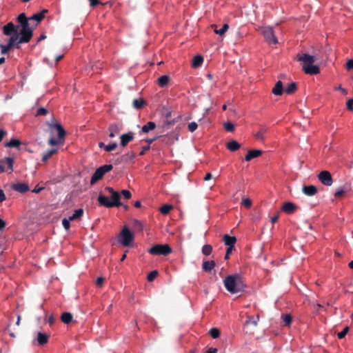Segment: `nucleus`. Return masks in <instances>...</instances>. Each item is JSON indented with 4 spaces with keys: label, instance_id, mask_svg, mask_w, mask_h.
I'll return each mask as SVG.
<instances>
[{
    "label": "nucleus",
    "instance_id": "11",
    "mask_svg": "<svg viewBox=\"0 0 353 353\" xmlns=\"http://www.w3.org/2000/svg\"><path fill=\"white\" fill-rule=\"evenodd\" d=\"M3 32L5 35L10 36L17 35L19 37V32L12 22H10L3 28Z\"/></svg>",
    "mask_w": 353,
    "mask_h": 353
},
{
    "label": "nucleus",
    "instance_id": "5",
    "mask_svg": "<svg viewBox=\"0 0 353 353\" xmlns=\"http://www.w3.org/2000/svg\"><path fill=\"white\" fill-rule=\"evenodd\" d=\"M148 252L152 255L167 256L172 252V248L168 244H157Z\"/></svg>",
    "mask_w": 353,
    "mask_h": 353
},
{
    "label": "nucleus",
    "instance_id": "24",
    "mask_svg": "<svg viewBox=\"0 0 353 353\" xmlns=\"http://www.w3.org/2000/svg\"><path fill=\"white\" fill-rule=\"evenodd\" d=\"M216 265L214 261H205L203 262L202 268L205 272H210Z\"/></svg>",
    "mask_w": 353,
    "mask_h": 353
},
{
    "label": "nucleus",
    "instance_id": "20",
    "mask_svg": "<svg viewBox=\"0 0 353 353\" xmlns=\"http://www.w3.org/2000/svg\"><path fill=\"white\" fill-rule=\"evenodd\" d=\"M48 339H49L48 334H47L46 333H43L41 332H39L37 333V341L39 345H46L48 342Z\"/></svg>",
    "mask_w": 353,
    "mask_h": 353
},
{
    "label": "nucleus",
    "instance_id": "61",
    "mask_svg": "<svg viewBox=\"0 0 353 353\" xmlns=\"http://www.w3.org/2000/svg\"><path fill=\"white\" fill-rule=\"evenodd\" d=\"M150 146L149 145H145V146H143V147L142 148V150H141V152L139 153V155H140V156H143V155L145 154V151H146V150H149V149H150Z\"/></svg>",
    "mask_w": 353,
    "mask_h": 353
},
{
    "label": "nucleus",
    "instance_id": "43",
    "mask_svg": "<svg viewBox=\"0 0 353 353\" xmlns=\"http://www.w3.org/2000/svg\"><path fill=\"white\" fill-rule=\"evenodd\" d=\"M133 228L137 231H142L143 229V225L141 221L135 220L133 223Z\"/></svg>",
    "mask_w": 353,
    "mask_h": 353
},
{
    "label": "nucleus",
    "instance_id": "44",
    "mask_svg": "<svg viewBox=\"0 0 353 353\" xmlns=\"http://www.w3.org/2000/svg\"><path fill=\"white\" fill-rule=\"evenodd\" d=\"M224 128L228 132H233L234 130V125L231 122H226L223 125Z\"/></svg>",
    "mask_w": 353,
    "mask_h": 353
},
{
    "label": "nucleus",
    "instance_id": "59",
    "mask_svg": "<svg viewBox=\"0 0 353 353\" xmlns=\"http://www.w3.org/2000/svg\"><path fill=\"white\" fill-rule=\"evenodd\" d=\"M6 195L3 192V191L0 189V203H2L3 201H4L6 200Z\"/></svg>",
    "mask_w": 353,
    "mask_h": 353
},
{
    "label": "nucleus",
    "instance_id": "64",
    "mask_svg": "<svg viewBox=\"0 0 353 353\" xmlns=\"http://www.w3.org/2000/svg\"><path fill=\"white\" fill-rule=\"evenodd\" d=\"M216 352H217V349L214 348V347L209 348L206 352V353H216Z\"/></svg>",
    "mask_w": 353,
    "mask_h": 353
},
{
    "label": "nucleus",
    "instance_id": "55",
    "mask_svg": "<svg viewBox=\"0 0 353 353\" xmlns=\"http://www.w3.org/2000/svg\"><path fill=\"white\" fill-rule=\"evenodd\" d=\"M346 105L348 110L353 111V98L347 101Z\"/></svg>",
    "mask_w": 353,
    "mask_h": 353
},
{
    "label": "nucleus",
    "instance_id": "2",
    "mask_svg": "<svg viewBox=\"0 0 353 353\" xmlns=\"http://www.w3.org/2000/svg\"><path fill=\"white\" fill-rule=\"evenodd\" d=\"M105 190L108 191V192L110 194L112 201H110L108 197L103 195L102 194H100L97 198V201L100 205L104 206L107 208H110L114 206L119 207L121 205V203L120 202V193L115 191L111 187H106Z\"/></svg>",
    "mask_w": 353,
    "mask_h": 353
},
{
    "label": "nucleus",
    "instance_id": "31",
    "mask_svg": "<svg viewBox=\"0 0 353 353\" xmlns=\"http://www.w3.org/2000/svg\"><path fill=\"white\" fill-rule=\"evenodd\" d=\"M155 128V123L153 121H149L142 127L141 131L144 133H147L149 131L154 130Z\"/></svg>",
    "mask_w": 353,
    "mask_h": 353
},
{
    "label": "nucleus",
    "instance_id": "29",
    "mask_svg": "<svg viewBox=\"0 0 353 353\" xmlns=\"http://www.w3.org/2000/svg\"><path fill=\"white\" fill-rule=\"evenodd\" d=\"M203 62V57L201 55L194 57L192 62V66L194 68L200 67Z\"/></svg>",
    "mask_w": 353,
    "mask_h": 353
},
{
    "label": "nucleus",
    "instance_id": "6",
    "mask_svg": "<svg viewBox=\"0 0 353 353\" xmlns=\"http://www.w3.org/2000/svg\"><path fill=\"white\" fill-rule=\"evenodd\" d=\"M32 34V30L30 27L21 28L19 32V39L17 41L16 48H19L20 43L29 42Z\"/></svg>",
    "mask_w": 353,
    "mask_h": 353
},
{
    "label": "nucleus",
    "instance_id": "8",
    "mask_svg": "<svg viewBox=\"0 0 353 353\" xmlns=\"http://www.w3.org/2000/svg\"><path fill=\"white\" fill-rule=\"evenodd\" d=\"M319 181L324 185L331 186L333 183V179L330 172L323 170L317 175Z\"/></svg>",
    "mask_w": 353,
    "mask_h": 353
},
{
    "label": "nucleus",
    "instance_id": "36",
    "mask_svg": "<svg viewBox=\"0 0 353 353\" xmlns=\"http://www.w3.org/2000/svg\"><path fill=\"white\" fill-rule=\"evenodd\" d=\"M259 320V316L257 315L256 317L253 316H249L248 319L245 321V325L252 324L254 326H256L258 321Z\"/></svg>",
    "mask_w": 353,
    "mask_h": 353
},
{
    "label": "nucleus",
    "instance_id": "52",
    "mask_svg": "<svg viewBox=\"0 0 353 353\" xmlns=\"http://www.w3.org/2000/svg\"><path fill=\"white\" fill-rule=\"evenodd\" d=\"M72 221L71 220H70V218L68 219H63L62 220V225L63 226V228L68 230L70 229V222Z\"/></svg>",
    "mask_w": 353,
    "mask_h": 353
},
{
    "label": "nucleus",
    "instance_id": "40",
    "mask_svg": "<svg viewBox=\"0 0 353 353\" xmlns=\"http://www.w3.org/2000/svg\"><path fill=\"white\" fill-rule=\"evenodd\" d=\"M212 252V247L210 245H205L202 248V253L205 256H209Z\"/></svg>",
    "mask_w": 353,
    "mask_h": 353
},
{
    "label": "nucleus",
    "instance_id": "34",
    "mask_svg": "<svg viewBox=\"0 0 353 353\" xmlns=\"http://www.w3.org/2000/svg\"><path fill=\"white\" fill-rule=\"evenodd\" d=\"M57 152V149H51L47 152L44 153L42 156V161L43 162H47L48 160L54 154H56Z\"/></svg>",
    "mask_w": 353,
    "mask_h": 353
},
{
    "label": "nucleus",
    "instance_id": "18",
    "mask_svg": "<svg viewBox=\"0 0 353 353\" xmlns=\"http://www.w3.org/2000/svg\"><path fill=\"white\" fill-rule=\"evenodd\" d=\"M296 208V205L293 203L285 202L283 205L282 210L287 214H292Z\"/></svg>",
    "mask_w": 353,
    "mask_h": 353
},
{
    "label": "nucleus",
    "instance_id": "22",
    "mask_svg": "<svg viewBox=\"0 0 353 353\" xmlns=\"http://www.w3.org/2000/svg\"><path fill=\"white\" fill-rule=\"evenodd\" d=\"M170 81V78L168 75H162L157 79V84L161 88H164L168 85Z\"/></svg>",
    "mask_w": 353,
    "mask_h": 353
},
{
    "label": "nucleus",
    "instance_id": "38",
    "mask_svg": "<svg viewBox=\"0 0 353 353\" xmlns=\"http://www.w3.org/2000/svg\"><path fill=\"white\" fill-rule=\"evenodd\" d=\"M221 332L219 329L216 327H212L209 331V334L213 339H217L219 337Z\"/></svg>",
    "mask_w": 353,
    "mask_h": 353
},
{
    "label": "nucleus",
    "instance_id": "46",
    "mask_svg": "<svg viewBox=\"0 0 353 353\" xmlns=\"http://www.w3.org/2000/svg\"><path fill=\"white\" fill-rule=\"evenodd\" d=\"M345 194H346V193L345 192V191L343 190L342 187L337 189L334 193L335 197H337V198H341V197L344 196Z\"/></svg>",
    "mask_w": 353,
    "mask_h": 353
},
{
    "label": "nucleus",
    "instance_id": "27",
    "mask_svg": "<svg viewBox=\"0 0 353 353\" xmlns=\"http://www.w3.org/2000/svg\"><path fill=\"white\" fill-rule=\"evenodd\" d=\"M17 20L21 23V28L30 27L28 19L24 13L20 14Z\"/></svg>",
    "mask_w": 353,
    "mask_h": 353
},
{
    "label": "nucleus",
    "instance_id": "1",
    "mask_svg": "<svg viewBox=\"0 0 353 353\" xmlns=\"http://www.w3.org/2000/svg\"><path fill=\"white\" fill-rule=\"evenodd\" d=\"M223 283L226 290L232 294L242 292L246 287L242 280L241 276L239 274H231L226 276Z\"/></svg>",
    "mask_w": 353,
    "mask_h": 353
},
{
    "label": "nucleus",
    "instance_id": "42",
    "mask_svg": "<svg viewBox=\"0 0 353 353\" xmlns=\"http://www.w3.org/2000/svg\"><path fill=\"white\" fill-rule=\"evenodd\" d=\"M267 129L264 127L261 128L259 132H256L255 137L258 140L263 141L264 140V134L266 132Z\"/></svg>",
    "mask_w": 353,
    "mask_h": 353
},
{
    "label": "nucleus",
    "instance_id": "23",
    "mask_svg": "<svg viewBox=\"0 0 353 353\" xmlns=\"http://www.w3.org/2000/svg\"><path fill=\"white\" fill-rule=\"evenodd\" d=\"M272 93L276 96H280L283 93V83L281 81L276 82L272 89Z\"/></svg>",
    "mask_w": 353,
    "mask_h": 353
},
{
    "label": "nucleus",
    "instance_id": "32",
    "mask_svg": "<svg viewBox=\"0 0 353 353\" xmlns=\"http://www.w3.org/2000/svg\"><path fill=\"white\" fill-rule=\"evenodd\" d=\"M21 142L19 139H12L9 142L5 143V147L7 148H18Z\"/></svg>",
    "mask_w": 353,
    "mask_h": 353
},
{
    "label": "nucleus",
    "instance_id": "33",
    "mask_svg": "<svg viewBox=\"0 0 353 353\" xmlns=\"http://www.w3.org/2000/svg\"><path fill=\"white\" fill-rule=\"evenodd\" d=\"M145 104V101L141 99H135L133 100L132 105L133 107L136 109H141Z\"/></svg>",
    "mask_w": 353,
    "mask_h": 353
},
{
    "label": "nucleus",
    "instance_id": "60",
    "mask_svg": "<svg viewBox=\"0 0 353 353\" xmlns=\"http://www.w3.org/2000/svg\"><path fill=\"white\" fill-rule=\"evenodd\" d=\"M48 143L50 145H56L58 144V141L54 139V138H50L49 140H48Z\"/></svg>",
    "mask_w": 353,
    "mask_h": 353
},
{
    "label": "nucleus",
    "instance_id": "63",
    "mask_svg": "<svg viewBox=\"0 0 353 353\" xmlns=\"http://www.w3.org/2000/svg\"><path fill=\"white\" fill-rule=\"evenodd\" d=\"M44 188L43 187H38V185H37L34 190H32V192H34V193H39L42 190H43Z\"/></svg>",
    "mask_w": 353,
    "mask_h": 353
},
{
    "label": "nucleus",
    "instance_id": "16",
    "mask_svg": "<svg viewBox=\"0 0 353 353\" xmlns=\"http://www.w3.org/2000/svg\"><path fill=\"white\" fill-rule=\"evenodd\" d=\"M11 188L12 190L20 193H25L29 190V186L25 183H17L12 184Z\"/></svg>",
    "mask_w": 353,
    "mask_h": 353
},
{
    "label": "nucleus",
    "instance_id": "14",
    "mask_svg": "<svg viewBox=\"0 0 353 353\" xmlns=\"http://www.w3.org/2000/svg\"><path fill=\"white\" fill-rule=\"evenodd\" d=\"M134 138V133L132 132H129L125 134H123L121 137V145L122 147H125L128 143L132 141Z\"/></svg>",
    "mask_w": 353,
    "mask_h": 353
},
{
    "label": "nucleus",
    "instance_id": "28",
    "mask_svg": "<svg viewBox=\"0 0 353 353\" xmlns=\"http://www.w3.org/2000/svg\"><path fill=\"white\" fill-rule=\"evenodd\" d=\"M226 148L232 152H235L241 148V145L237 141L232 140L227 143Z\"/></svg>",
    "mask_w": 353,
    "mask_h": 353
},
{
    "label": "nucleus",
    "instance_id": "26",
    "mask_svg": "<svg viewBox=\"0 0 353 353\" xmlns=\"http://www.w3.org/2000/svg\"><path fill=\"white\" fill-rule=\"evenodd\" d=\"M48 12L47 10H43L41 12L33 14L30 19L34 20L38 23H40L45 17V13Z\"/></svg>",
    "mask_w": 353,
    "mask_h": 353
},
{
    "label": "nucleus",
    "instance_id": "7",
    "mask_svg": "<svg viewBox=\"0 0 353 353\" xmlns=\"http://www.w3.org/2000/svg\"><path fill=\"white\" fill-rule=\"evenodd\" d=\"M133 240V234L127 226H124L120 233L119 242L124 246H129Z\"/></svg>",
    "mask_w": 353,
    "mask_h": 353
},
{
    "label": "nucleus",
    "instance_id": "21",
    "mask_svg": "<svg viewBox=\"0 0 353 353\" xmlns=\"http://www.w3.org/2000/svg\"><path fill=\"white\" fill-rule=\"evenodd\" d=\"M223 240L224 243L228 247H234L236 242V238L235 236H231L228 234L223 235Z\"/></svg>",
    "mask_w": 353,
    "mask_h": 353
},
{
    "label": "nucleus",
    "instance_id": "15",
    "mask_svg": "<svg viewBox=\"0 0 353 353\" xmlns=\"http://www.w3.org/2000/svg\"><path fill=\"white\" fill-rule=\"evenodd\" d=\"M13 162H14L13 159L10 158V157H8V158H6L5 159L0 160V174L1 172H4L5 167L6 165H8V168L11 171H12L13 170V168H12Z\"/></svg>",
    "mask_w": 353,
    "mask_h": 353
},
{
    "label": "nucleus",
    "instance_id": "17",
    "mask_svg": "<svg viewBox=\"0 0 353 353\" xmlns=\"http://www.w3.org/2000/svg\"><path fill=\"white\" fill-rule=\"evenodd\" d=\"M262 153H263L262 150H249L245 157V160L246 161H250L252 159L259 157V156H261L262 154Z\"/></svg>",
    "mask_w": 353,
    "mask_h": 353
},
{
    "label": "nucleus",
    "instance_id": "9",
    "mask_svg": "<svg viewBox=\"0 0 353 353\" xmlns=\"http://www.w3.org/2000/svg\"><path fill=\"white\" fill-rule=\"evenodd\" d=\"M263 34L265 37V41L270 45L276 44L278 43V40L274 35L273 29L271 27H265L263 30Z\"/></svg>",
    "mask_w": 353,
    "mask_h": 353
},
{
    "label": "nucleus",
    "instance_id": "47",
    "mask_svg": "<svg viewBox=\"0 0 353 353\" xmlns=\"http://www.w3.org/2000/svg\"><path fill=\"white\" fill-rule=\"evenodd\" d=\"M117 143L113 142V143L105 146V150L106 152H111V151L115 150L117 148Z\"/></svg>",
    "mask_w": 353,
    "mask_h": 353
},
{
    "label": "nucleus",
    "instance_id": "57",
    "mask_svg": "<svg viewBox=\"0 0 353 353\" xmlns=\"http://www.w3.org/2000/svg\"><path fill=\"white\" fill-rule=\"evenodd\" d=\"M105 281V279L103 277H99L97 278V281H96V285L98 286V287H101L103 282Z\"/></svg>",
    "mask_w": 353,
    "mask_h": 353
},
{
    "label": "nucleus",
    "instance_id": "13",
    "mask_svg": "<svg viewBox=\"0 0 353 353\" xmlns=\"http://www.w3.org/2000/svg\"><path fill=\"white\" fill-rule=\"evenodd\" d=\"M123 125L121 123H114L109 125L108 130L110 132L109 137L111 138L114 137L122 130Z\"/></svg>",
    "mask_w": 353,
    "mask_h": 353
},
{
    "label": "nucleus",
    "instance_id": "25",
    "mask_svg": "<svg viewBox=\"0 0 353 353\" xmlns=\"http://www.w3.org/2000/svg\"><path fill=\"white\" fill-rule=\"evenodd\" d=\"M212 28L214 30V32L221 36L223 35L229 28V26L227 23H225L222 28L219 30L217 29V26L215 24L212 25Z\"/></svg>",
    "mask_w": 353,
    "mask_h": 353
},
{
    "label": "nucleus",
    "instance_id": "19",
    "mask_svg": "<svg viewBox=\"0 0 353 353\" xmlns=\"http://www.w3.org/2000/svg\"><path fill=\"white\" fill-rule=\"evenodd\" d=\"M303 192L307 196H314L317 193V188L312 185H303Z\"/></svg>",
    "mask_w": 353,
    "mask_h": 353
},
{
    "label": "nucleus",
    "instance_id": "62",
    "mask_svg": "<svg viewBox=\"0 0 353 353\" xmlns=\"http://www.w3.org/2000/svg\"><path fill=\"white\" fill-rule=\"evenodd\" d=\"M7 134V132L4 130H0V142L3 140V137Z\"/></svg>",
    "mask_w": 353,
    "mask_h": 353
},
{
    "label": "nucleus",
    "instance_id": "4",
    "mask_svg": "<svg viewBox=\"0 0 353 353\" xmlns=\"http://www.w3.org/2000/svg\"><path fill=\"white\" fill-rule=\"evenodd\" d=\"M112 168L113 166L111 164H105L98 168L91 177L90 184L92 185H94L98 181L103 177L105 174L112 170Z\"/></svg>",
    "mask_w": 353,
    "mask_h": 353
},
{
    "label": "nucleus",
    "instance_id": "50",
    "mask_svg": "<svg viewBox=\"0 0 353 353\" xmlns=\"http://www.w3.org/2000/svg\"><path fill=\"white\" fill-rule=\"evenodd\" d=\"M48 110L45 108H39L37 111V116H43L48 114Z\"/></svg>",
    "mask_w": 353,
    "mask_h": 353
},
{
    "label": "nucleus",
    "instance_id": "48",
    "mask_svg": "<svg viewBox=\"0 0 353 353\" xmlns=\"http://www.w3.org/2000/svg\"><path fill=\"white\" fill-rule=\"evenodd\" d=\"M342 188L345 191L346 194H349L352 191V183H346L343 186Z\"/></svg>",
    "mask_w": 353,
    "mask_h": 353
},
{
    "label": "nucleus",
    "instance_id": "54",
    "mask_svg": "<svg viewBox=\"0 0 353 353\" xmlns=\"http://www.w3.org/2000/svg\"><path fill=\"white\" fill-rule=\"evenodd\" d=\"M122 194L125 199H129L132 196L131 192L128 190H123L120 194Z\"/></svg>",
    "mask_w": 353,
    "mask_h": 353
},
{
    "label": "nucleus",
    "instance_id": "51",
    "mask_svg": "<svg viewBox=\"0 0 353 353\" xmlns=\"http://www.w3.org/2000/svg\"><path fill=\"white\" fill-rule=\"evenodd\" d=\"M349 331V327H345L341 332L338 333L337 336L339 339H341L345 336Z\"/></svg>",
    "mask_w": 353,
    "mask_h": 353
},
{
    "label": "nucleus",
    "instance_id": "49",
    "mask_svg": "<svg viewBox=\"0 0 353 353\" xmlns=\"http://www.w3.org/2000/svg\"><path fill=\"white\" fill-rule=\"evenodd\" d=\"M197 127L198 125L194 121L190 123L188 126L189 131L191 132H194L196 130Z\"/></svg>",
    "mask_w": 353,
    "mask_h": 353
},
{
    "label": "nucleus",
    "instance_id": "12",
    "mask_svg": "<svg viewBox=\"0 0 353 353\" xmlns=\"http://www.w3.org/2000/svg\"><path fill=\"white\" fill-rule=\"evenodd\" d=\"M49 128L52 132L54 130H55L57 132L58 137L60 139H64V137L65 136V131L61 124L51 123V124H49Z\"/></svg>",
    "mask_w": 353,
    "mask_h": 353
},
{
    "label": "nucleus",
    "instance_id": "41",
    "mask_svg": "<svg viewBox=\"0 0 353 353\" xmlns=\"http://www.w3.org/2000/svg\"><path fill=\"white\" fill-rule=\"evenodd\" d=\"M282 319H283L284 324L287 326H289L292 323V318L291 315L289 314H285L283 315Z\"/></svg>",
    "mask_w": 353,
    "mask_h": 353
},
{
    "label": "nucleus",
    "instance_id": "37",
    "mask_svg": "<svg viewBox=\"0 0 353 353\" xmlns=\"http://www.w3.org/2000/svg\"><path fill=\"white\" fill-rule=\"evenodd\" d=\"M296 89L297 86L296 83L292 82L288 85L285 91L288 94H291L294 93L296 90Z\"/></svg>",
    "mask_w": 353,
    "mask_h": 353
},
{
    "label": "nucleus",
    "instance_id": "56",
    "mask_svg": "<svg viewBox=\"0 0 353 353\" xmlns=\"http://www.w3.org/2000/svg\"><path fill=\"white\" fill-rule=\"evenodd\" d=\"M90 2V6L92 8H94L100 4L101 2L99 0H88Z\"/></svg>",
    "mask_w": 353,
    "mask_h": 353
},
{
    "label": "nucleus",
    "instance_id": "30",
    "mask_svg": "<svg viewBox=\"0 0 353 353\" xmlns=\"http://www.w3.org/2000/svg\"><path fill=\"white\" fill-rule=\"evenodd\" d=\"M73 316L70 312H63L61 316V321L65 324H69L72 321Z\"/></svg>",
    "mask_w": 353,
    "mask_h": 353
},
{
    "label": "nucleus",
    "instance_id": "45",
    "mask_svg": "<svg viewBox=\"0 0 353 353\" xmlns=\"http://www.w3.org/2000/svg\"><path fill=\"white\" fill-rule=\"evenodd\" d=\"M158 276V272L157 270H153L150 272L148 276L147 279L148 281L151 282L157 276Z\"/></svg>",
    "mask_w": 353,
    "mask_h": 353
},
{
    "label": "nucleus",
    "instance_id": "39",
    "mask_svg": "<svg viewBox=\"0 0 353 353\" xmlns=\"http://www.w3.org/2000/svg\"><path fill=\"white\" fill-rule=\"evenodd\" d=\"M172 208L173 207L171 205L165 204L161 207L160 212L164 215L168 214L172 209Z\"/></svg>",
    "mask_w": 353,
    "mask_h": 353
},
{
    "label": "nucleus",
    "instance_id": "10",
    "mask_svg": "<svg viewBox=\"0 0 353 353\" xmlns=\"http://www.w3.org/2000/svg\"><path fill=\"white\" fill-rule=\"evenodd\" d=\"M18 39L19 37L17 35H12L8 39V43L7 45L0 43L1 53L5 54L8 53L12 47L16 46Z\"/></svg>",
    "mask_w": 353,
    "mask_h": 353
},
{
    "label": "nucleus",
    "instance_id": "35",
    "mask_svg": "<svg viewBox=\"0 0 353 353\" xmlns=\"http://www.w3.org/2000/svg\"><path fill=\"white\" fill-rule=\"evenodd\" d=\"M83 214V210L82 208H79L78 210H76L74 211V214L72 216H70L69 218H70V220H71L72 221H74L76 219L81 218Z\"/></svg>",
    "mask_w": 353,
    "mask_h": 353
},
{
    "label": "nucleus",
    "instance_id": "58",
    "mask_svg": "<svg viewBox=\"0 0 353 353\" xmlns=\"http://www.w3.org/2000/svg\"><path fill=\"white\" fill-rule=\"evenodd\" d=\"M346 68L347 70H353V59H350L346 63Z\"/></svg>",
    "mask_w": 353,
    "mask_h": 353
},
{
    "label": "nucleus",
    "instance_id": "3",
    "mask_svg": "<svg viewBox=\"0 0 353 353\" xmlns=\"http://www.w3.org/2000/svg\"><path fill=\"white\" fill-rule=\"evenodd\" d=\"M315 60L314 56L310 55L307 53L298 55V61L302 62L303 69L304 72L308 74H317L320 72L319 66L313 65Z\"/></svg>",
    "mask_w": 353,
    "mask_h": 353
},
{
    "label": "nucleus",
    "instance_id": "53",
    "mask_svg": "<svg viewBox=\"0 0 353 353\" xmlns=\"http://www.w3.org/2000/svg\"><path fill=\"white\" fill-rule=\"evenodd\" d=\"M242 205L247 208H250L252 205V201L250 199H244L241 202Z\"/></svg>",
    "mask_w": 353,
    "mask_h": 353
}]
</instances>
